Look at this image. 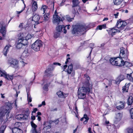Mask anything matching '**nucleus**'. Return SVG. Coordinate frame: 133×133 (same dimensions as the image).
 <instances>
[{"mask_svg": "<svg viewBox=\"0 0 133 133\" xmlns=\"http://www.w3.org/2000/svg\"><path fill=\"white\" fill-rule=\"evenodd\" d=\"M89 26L85 25H77L73 26L72 33L75 36L83 35L89 29Z\"/></svg>", "mask_w": 133, "mask_h": 133, "instance_id": "2", "label": "nucleus"}, {"mask_svg": "<svg viewBox=\"0 0 133 133\" xmlns=\"http://www.w3.org/2000/svg\"><path fill=\"white\" fill-rule=\"evenodd\" d=\"M130 116H133V108H131L130 110Z\"/></svg>", "mask_w": 133, "mask_h": 133, "instance_id": "51", "label": "nucleus"}, {"mask_svg": "<svg viewBox=\"0 0 133 133\" xmlns=\"http://www.w3.org/2000/svg\"><path fill=\"white\" fill-rule=\"evenodd\" d=\"M59 97L63 98H65L67 96L66 95L67 94H64L63 92H62L61 90H59L56 93Z\"/></svg>", "mask_w": 133, "mask_h": 133, "instance_id": "18", "label": "nucleus"}, {"mask_svg": "<svg viewBox=\"0 0 133 133\" xmlns=\"http://www.w3.org/2000/svg\"><path fill=\"white\" fill-rule=\"evenodd\" d=\"M121 117H116L114 120V124H116L119 122L121 119Z\"/></svg>", "mask_w": 133, "mask_h": 133, "instance_id": "37", "label": "nucleus"}, {"mask_svg": "<svg viewBox=\"0 0 133 133\" xmlns=\"http://www.w3.org/2000/svg\"><path fill=\"white\" fill-rule=\"evenodd\" d=\"M1 72L3 75V77L5 78L6 79H8V78L7 77L8 74H7L6 72H3L2 71H1Z\"/></svg>", "mask_w": 133, "mask_h": 133, "instance_id": "42", "label": "nucleus"}, {"mask_svg": "<svg viewBox=\"0 0 133 133\" xmlns=\"http://www.w3.org/2000/svg\"><path fill=\"white\" fill-rule=\"evenodd\" d=\"M33 3L32 5V10L33 12H35L38 9V6L37 2L33 1Z\"/></svg>", "mask_w": 133, "mask_h": 133, "instance_id": "16", "label": "nucleus"}, {"mask_svg": "<svg viewBox=\"0 0 133 133\" xmlns=\"http://www.w3.org/2000/svg\"><path fill=\"white\" fill-rule=\"evenodd\" d=\"M43 46L42 42L40 40H37L31 45V48L34 50L37 51L40 50V48Z\"/></svg>", "mask_w": 133, "mask_h": 133, "instance_id": "6", "label": "nucleus"}, {"mask_svg": "<svg viewBox=\"0 0 133 133\" xmlns=\"http://www.w3.org/2000/svg\"><path fill=\"white\" fill-rule=\"evenodd\" d=\"M57 108H56L55 109H52L51 111H57Z\"/></svg>", "mask_w": 133, "mask_h": 133, "instance_id": "64", "label": "nucleus"}, {"mask_svg": "<svg viewBox=\"0 0 133 133\" xmlns=\"http://www.w3.org/2000/svg\"><path fill=\"white\" fill-rule=\"evenodd\" d=\"M78 127V126H77L76 128L73 131V133H75L77 131V129Z\"/></svg>", "mask_w": 133, "mask_h": 133, "instance_id": "62", "label": "nucleus"}, {"mask_svg": "<svg viewBox=\"0 0 133 133\" xmlns=\"http://www.w3.org/2000/svg\"><path fill=\"white\" fill-rule=\"evenodd\" d=\"M56 33L55 34L54 36L55 38H57L58 37V36L57 35L58 34V33H56Z\"/></svg>", "mask_w": 133, "mask_h": 133, "instance_id": "59", "label": "nucleus"}, {"mask_svg": "<svg viewBox=\"0 0 133 133\" xmlns=\"http://www.w3.org/2000/svg\"><path fill=\"white\" fill-rule=\"evenodd\" d=\"M127 103L128 105H131L133 103V98L131 96H129L127 100Z\"/></svg>", "mask_w": 133, "mask_h": 133, "instance_id": "19", "label": "nucleus"}, {"mask_svg": "<svg viewBox=\"0 0 133 133\" xmlns=\"http://www.w3.org/2000/svg\"><path fill=\"white\" fill-rule=\"evenodd\" d=\"M119 103L121 104L116 106V108L118 110H122L124 108L125 103L121 101H120Z\"/></svg>", "mask_w": 133, "mask_h": 133, "instance_id": "20", "label": "nucleus"}, {"mask_svg": "<svg viewBox=\"0 0 133 133\" xmlns=\"http://www.w3.org/2000/svg\"><path fill=\"white\" fill-rule=\"evenodd\" d=\"M41 115V113L40 112H38L37 113V115L35 116H40Z\"/></svg>", "mask_w": 133, "mask_h": 133, "instance_id": "61", "label": "nucleus"}, {"mask_svg": "<svg viewBox=\"0 0 133 133\" xmlns=\"http://www.w3.org/2000/svg\"><path fill=\"white\" fill-rule=\"evenodd\" d=\"M44 14L43 15V20L44 21H48L49 19L50 13L49 12L44 13Z\"/></svg>", "mask_w": 133, "mask_h": 133, "instance_id": "23", "label": "nucleus"}, {"mask_svg": "<svg viewBox=\"0 0 133 133\" xmlns=\"http://www.w3.org/2000/svg\"><path fill=\"white\" fill-rule=\"evenodd\" d=\"M27 33L25 32H21L18 35V37H20L23 38H25Z\"/></svg>", "mask_w": 133, "mask_h": 133, "instance_id": "31", "label": "nucleus"}, {"mask_svg": "<svg viewBox=\"0 0 133 133\" xmlns=\"http://www.w3.org/2000/svg\"><path fill=\"white\" fill-rule=\"evenodd\" d=\"M32 36L30 34H26V36L25 38V41H26L25 43H27H27H28L27 40L31 39L32 38Z\"/></svg>", "mask_w": 133, "mask_h": 133, "instance_id": "35", "label": "nucleus"}, {"mask_svg": "<svg viewBox=\"0 0 133 133\" xmlns=\"http://www.w3.org/2000/svg\"><path fill=\"white\" fill-rule=\"evenodd\" d=\"M116 27H117L116 25L115 27L109 28L108 29L106 30L108 35L110 37H112L116 34L118 31V30L115 29L116 28Z\"/></svg>", "mask_w": 133, "mask_h": 133, "instance_id": "7", "label": "nucleus"}, {"mask_svg": "<svg viewBox=\"0 0 133 133\" xmlns=\"http://www.w3.org/2000/svg\"><path fill=\"white\" fill-rule=\"evenodd\" d=\"M27 45V43H17L16 47L17 48L20 49L22 48L23 46H25Z\"/></svg>", "mask_w": 133, "mask_h": 133, "instance_id": "27", "label": "nucleus"}, {"mask_svg": "<svg viewBox=\"0 0 133 133\" xmlns=\"http://www.w3.org/2000/svg\"><path fill=\"white\" fill-rule=\"evenodd\" d=\"M0 32L1 33L2 36L4 37H5L6 34L5 27L2 26L0 30Z\"/></svg>", "mask_w": 133, "mask_h": 133, "instance_id": "25", "label": "nucleus"}, {"mask_svg": "<svg viewBox=\"0 0 133 133\" xmlns=\"http://www.w3.org/2000/svg\"><path fill=\"white\" fill-rule=\"evenodd\" d=\"M96 30H102L101 27V25H99L97 26L96 28Z\"/></svg>", "mask_w": 133, "mask_h": 133, "instance_id": "52", "label": "nucleus"}, {"mask_svg": "<svg viewBox=\"0 0 133 133\" xmlns=\"http://www.w3.org/2000/svg\"><path fill=\"white\" fill-rule=\"evenodd\" d=\"M31 123L32 128L30 131V133H40V130H37L36 129L37 125L33 121H31Z\"/></svg>", "mask_w": 133, "mask_h": 133, "instance_id": "11", "label": "nucleus"}, {"mask_svg": "<svg viewBox=\"0 0 133 133\" xmlns=\"http://www.w3.org/2000/svg\"><path fill=\"white\" fill-rule=\"evenodd\" d=\"M48 8L47 6L46 5L44 4L43 5L41 8V11H43V14H44V13L45 12H47V11H46V9Z\"/></svg>", "mask_w": 133, "mask_h": 133, "instance_id": "29", "label": "nucleus"}, {"mask_svg": "<svg viewBox=\"0 0 133 133\" xmlns=\"http://www.w3.org/2000/svg\"><path fill=\"white\" fill-rule=\"evenodd\" d=\"M7 77L8 78V80H12L13 79L14 76L13 75H10L9 74H8Z\"/></svg>", "mask_w": 133, "mask_h": 133, "instance_id": "46", "label": "nucleus"}, {"mask_svg": "<svg viewBox=\"0 0 133 133\" xmlns=\"http://www.w3.org/2000/svg\"><path fill=\"white\" fill-rule=\"evenodd\" d=\"M37 110H38V109H37V108H35L33 110V111H32V116H35L33 115L32 114L33 113H35L36 112V111H37Z\"/></svg>", "mask_w": 133, "mask_h": 133, "instance_id": "48", "label": "nucleus"}, {"mask_svg": "<svg viewBox=\"0 0 133 133\" xmlns=\"http://www.w3.org/2000/svg\"><path fill=\"white\" fill-rule=\"evenodd\" d=\"M74 68L75 70L81 69L82 67L79 64H76L75 65Z\"/></svg>", "mask_w": 133, "mask_h": 133, "instance_id": "39", "label": "nucleus"}, {"mask_svg": "<svg viewBox=\"0 0 133 133\" xmlns=\"http://www.w3.org/2000/svg\"><path fill=\"white\" fill-rule=\"evenodd\" d=\"M127 133H133V130L131 128H128L127 129Z\"/></svg>", "mask_w": 133, "mask_h": 133, "instance_id": "45", "label": "nucleus"}, {"mask_svg": "<svg viewBox=\"0 0 133 133\" xmlns=\"http://www.w3.org/2000/svg\"><path fill=\"white\" fill-rule=\"evenodd\" d=\"M28 53V51H26L25 50H24V51L23 53V55H24V54H27Z\"/></svg>", "mask_w": 133, "mask_h": 133, "instance_id": "60", "label": "nucleus"}, {"mask_svg": "<svg viewBox=\"0 0 133 133\" xmlns=\"http://www.w3.org/2000/svg\"><path fill=\"white\" fill-rule=\"evenodd\" d=\"M43 125L44 126V128H47V129H50L51 127V124L47 122H44Z\"/></svg>", "mask_w": 133, "mask_h": 133, "instance_id": "30", "label": "nucleus"}, {"mask_svg": "<svg viewBox=\"0 0 133 133\" xmlns=\"http://www.w3.org/2000/svg\"><path fill=\"white\" fill-rule=\"evenodd\" d=\"M6 128V127L4 125L2 126L0 128V133H4V131Z\"/></svg>", "mask_w": 133, "mask_h": 133, "instance_id": "41", "label": "nucleus"}, {"mask_svg": "<svg viewBox=\"0 0 133 133\" xmlns=\"http://www.w3.org/2000/svg\"><path fill=\"white\" fill-rule=\"evenodd\" d=\"M20 62L22 63V66L23 67H24L25 64H26L27 63H25L23 61H20Z\"/></svg>", "mask_w": 133, "mask_h": 133, "instance_id": "55", "label": "nucleus"}, {"mask_svg": "<svg viewBox=\"0 0 133 133\" xmlns=\"http://www.w3.org/2000/svg\"><path fill=\"white\" fill-rule=\"evenodd\" d=\"M18 61L14 59H11L8 60V63L13 67H14L18 63Z\"/></svg>", "mask_w": 133, "mask_h": 133, "instance_id": "13", "label": "nucleus"}, {"mask_svg": "<svg viewBox=\"0 0 133 133\" xmlns=\"http://www.w3.org/2000/svg\"><path fill=\"white\" fill-rule=\"evenodd\" d=\"M67 65L66 64L64 65L63 66L64 70L65 71L66 70V68L67 67Z\"/></svg>", "mask_w": 133, "mask_h": 133, "instance_id": "58", "label": "nucleus"}, {"mask_svg": "<svg viewBox=\"0 0 133 133\" xmlns=\"http://www.w3.org/2000/svg\"><path fill=\"white\" fill-rule=\"evenodd\" d=\"M23 116H29L30 111L28 108L23 110Z\"/></svg>", "mask_w": 133, "mask_h": 133, "instance_id": "26", "label": "nucleus"}, {"mask_svg": "<svg viewBox=\"0 0 133 133\" xmlns=\"http://www.w3.org/2000/svg\"><path fill=\"white\" fill-rule=\"evenodd\" d=\"M84 77L85 79L84 85L85 86L82 87L78 89V97L79 99H83L86 97V95L88 92H89L90 91V89L91 88L92 85L89 83V80L90 78L87 74H84Z\"/></svg>", "mask_w": 133, "mask_h": 133, "instance_id": "1", "label": "nucleus"}, {"mask_svg": "<svg viewBox=\"0 0 133 133\" xmlns=\"http://www.w3.org/2000/svg\"><path fill=\"white\" fill-rule=\"evenodd\" d=\"M127 3L125 2H123L122 5H121V6L122 7H124L125 6L127 5Z\"/></svg>", "mask_w": 133, "mask_h": 133, "instance_id": "54", "label": "nucleus"}, {"mask_svg": "<svg viewBox=\"0 0 133 133\" xmlns=\"http://www.w3.org/2000/svg\"><path fill=\"white\" fill-rule=\"evenodd\" d=\"M122 76V75H120L118 77V78L119 79V80H117V81H116V84H119L120 83V82H121V81H122L123 79H121L120 78Z\"/></svg>", "mask_w": 133, "mask_h": 133, "instance_id": "43", "label": "nucleus"}, {"mask_svg": "<svg viewBox=\"0 0 133 133\" xmlns=\"http://www.w3.org/2000/svg\"><path fill=\"white\" fill-rule=\"evenodd\" d=\"M55 65L60 66L61 64L58 62H54L52 64H50L49 65L47 68L52 71H53L55 69Z\"/></svg>", "mask_w": 133, "mask_h": 133, "instance_id": "15", "label": "nucleus"}, {"mask_svg": "<svg viewBox=\"0 0 133 133\" xmlns=\"http://www.w3.org/2000/svg\"><path fill=\"white\" fill-rule=\"evenodd\" d=\"M102 30V29H105L107 28L106 25L105 24L101 25Z\"/></svg>", "mask_w": 133, "mask_h": 133, "instance_id": "49", "label": "nucleus"}, {"mask_svg": "<svg viewBox=\"0 0 133 133\" xmlns=\"http://www.w3.org/2000/svg\"><path fill=\"white\" fill-rule=\"evenodd\" d=\"M27 95V99L28 102H31L32 101V98L31 97V96L29 91H26Z\"/></svg>", "mask_w": 133, "mask_h": 133, "instance_id": "36", "label": "nucleus"}, {"mask_svg": "<svg viewBox=\"0 0 133 133\" xmlns=\"http://www.w3.org/2000/svg\"><path fill=\"white\" fill-rule=\"evenodd\" d=\"M66 19L69 22H71L72 21V19L73 18H71L69 15H67L66 16Z\"/></svg>", "mask_w": 133, "mask_h": 133, "instance_id": "44", "label": "nucleus"}, {"mask_svg": "<svg viewBox=\"0 0 133 133\" xmlns=\"http://www.w3.org/2000/svg\"><path fill=\"white\" fill-rule=\"evenodd\" d=\"M120 57H121L123 58H128V52L127 49L122 47L120 48Z\"/></svg>", "mask_w": 133, "mask_h": 133, "instance_id": "8", "label": "nucleus"}, {"mask_svg": "<svg viewBox=\"0 0 133 133\" xmlns=\"http://www.w3.org/2000/svg\"><path fill=\"white\" fill-rule=\"evenodd\" d=\"M6 108H0V116H9V113L12 109V105L10 103H8L6 105Z\"/></svg>", "mask_w": 133, "mask_h": 133, "instance_id": "5", "label": "nucleus"}, {"mask_svg": "<svg viewBox=\"0 0 133 133\" xmlns=\"http://www.w3.org/2000/svg\"><path fill=\"white\" fill-rule=\"evenodd\" d=\"M132 73L127 74V77L130 81L133 82V78L132 76Z\"/></svg>", "mask_w": 133, "mask_h": 133, "instance_id": "34", "label": "nucleus"}, {"mask_svg": "<svg viewBox=\"0 0 133 133\" xmlns=\"http://www.w3.org/2000/svg\"><path fill=\"white\" fill-rule=\"evenodd\" d=\"M18 37V41L17 42H18V43H24V41L25 40V39L22 38H21L20 37Z\"/></svg>", "mask_w": 133, "mask_h": 133, "instance_id": "38", "label": "nucleus"}, {"mask_svg": "<svg viewBox=\"0 0 133 133\" xmlns=\"http://www.w3.org/2000/svg\"><path fill=\"white\" fill-rule=\"evenodd\" d=\"M84 119H85V121L84 122V124H86L89 119V118L88 117H83L80 120L81 121H82Z\"/></svg>", "mask_w": 133, "mask_h": 133, "instance_id": "40", "label": "nucleus"}, {"mask_svg": "<svg viewBox=\"0 0 133 133\" xmlns=\"http://www.w3.org/2000/svg\"><path fill=\"white\" fill-rule=\"evenodd\" d=\"M72 12L75 17L76 14L77 15H79V12H81V7L79 5V2L78 0H72Z\"/></svg>", "mask_w": 133, "mask_h": 133, "instance_id": "3", "label": "nucleus"}, {"mask_svg": "<svg viewBox=\"0 0 133 133\" xmlns=\"http://www.w3.org/2000/svg\"><path fill=\"white\" fill-rule=\"evenodd\" d=\"M75 110L76 111V112L77 113H78V110L76 103H75Z\"/></svg>", "mask_w": 133, "mask_h": 133, "instance_id": "56", "label": "nucleus"}, {"mask_svg": "<svg viewBox=\"0 0 133 133\" xmlns=\"http://www.w3.org/2000/svg\"><path fill=\"white\" fill-rule=\"evenodd\" d=\"M73 66L72 64L71 63L69 65L67 69H66L65 71H66L67 73L69 74H71L73 70Z\"/></svg>", "mask_w": 133, "mask_h": 133, "instance_id": "21", "label": "nucleus"}, {"mask_svg": "<svg viewBox=\"0 0 133 133\" xmlns=\"http://www.w3.org/2000/svg\"><path fill=\"white\" fill-rule=\"evenodd\" d=\"M123 61L121 57L111 58L109 59L110 63L112 65L119 67L123 66Z\"/></svg>", "mask_w": 133, "mask_h": 133, "instance_id": "4", "label": "nucleus"}, {"mask_svg": "<svg viewBox=\"0 0 133 133\" xmlns=\"http://www.w3.org/2000/svg\"><path fill=\"white\" fill-rule=\"evenodd\" d=\"M56 31L58 32H63L64 34H66L67 32L66 29V26H65L64 25H58L56 27Z\"/></svg>", "mask_w": 133, "mask_h": 133, "instance_id": "12", "label": "nucleus"}, {"mask_svg": "<svg viewBox=\"0 0 133 133\" xmlns=\"http://www.w3.org/2000/svg\"><path fill=\"white\" fill-rule=\"evenodd\" d=\"M130 84H131L130 83L128 84L126 83L125 85L122 87V90L123 93L128 92L129 87Z\"/></svg>", "mask_w": 133, "mask_h": 133, "instance_id": "17", "label": "nucleus"}, {"mask_svg": "<svg viewBox=\"0 0 133 133\" xmlns=\"http://www.w3.org/2000/svg\"><path fill=\"white\" fill-rule=\"evenodd\" d=\"M23 23H21L19 25V28H22L23 27Z\"/></svg>", "mask_w": 133, "mask_h": 133, "instance_id": "63", "label": "nucleus"}, {"mask_svg": "<svg viewBox=\"0 0 133 133\" xmlns=\"http://www.w3.org/2000/svg\"><path fill=\"white\" fill-rule=\"evenodd\" d=\"M32 21H34L36 24H38L43 22L40 17L37 14H35L32 17Z\"/></svg>", "mask_w": 133, "mask_h": 133, "instance_id": "10", "label": "nucleus"}, {"mask_svg": "<svg viewBox=\"0 0 133 133\" xmlns=\"http://www.w3.org/2000/svg\"><path fill=\"white\" fill-rule=\"evenodd\" d=\"M10 46V45H7L4 49L3 51V53L4 56H6L7 53L9 51V48Z\"/></svg>", "mask_w": 133, "mask_h": 133, "instance_id": "24", "label": "nucleus"}, {"mask_svg": "<svg viewBox=\"0 0 133 133\" xmlns=\"http://www.w3.org/2000/svg\"><path fill=\"white\" fill-rule=\"evenodd\" d=\"M21 125V123L18 122H16L14 124L15 127H16L18 128L19 127L20 125Z\"/></svg>", "mask_w": 133, "mask_h": 133, "instance_id": "47", "label": "nucleus"}, {"mask_svg": "<svg viewBox=\"0 0 133 133\" xmlns=\"http://www.w3.org/2000/svg\"><path fill=\"white\" fill-rule=\"evenodd\" d=\"M12 131L13 133H23L22 130L16 127H14L12 128Z\"/></svg>", "mask_w": 133, "mask_h": 133, "instance_id": "22", "label": "nucleus"}, {"mask_svg": "<svg viewBox=\"0 0 133 133\" xmlns=\"http://www.w3.org/2000/svg\"><path fill=\"white\" fill-rule=\"evenodd\" d=\"M58 13L57 10H56L53 16V22L54 23H56L58 24L61 21H62V20L61 19V18L58 16Z\"/></svg>", "mask_w": 133, "mask_h": 133, "instance_id": "9", "label": "nucleus"}, {"mask_svg": "<svg viewBox=\"0 0 133 133\" xmlns=\"http://www.w3.org/2000/svg\"><path fill=\"white\" fill-rule=\"evenodd\" d=\"M119 14V12H117L116 14H114V15L115 16V18H117L118 15Z\"/></svg>", "mask_w": 133, "mask_h": 133, "instance_id": "57", "label": "nucleus"}, {"mask_svg": "<svg viewBox=\"0 0 133 133\" xmlns=\"http://www.w3.org/2000/svg\"><path fill=\"white\" fill-rule=\"evenodd\" d=\"M53 71L46 68L44 72V73L45 74V75L47 77H50L54 76V75L53 74Z\"/></svg>", "mask_w": 133, "mask_h": 133, "instance_id": "14", "label": "nucleus"}, {"mask_svg": "<svg viewBox=\"0 0 133 133\" xmlns=\"http://www.w3.org/2000/svg\"><path fill=\"white\" fill-rule=\"evenodd\" d=\"M50 84V83H47L45 84L43 87V89L44 91H48V87Z\"/></svg>", "mask_w": 133, "mask_h": 133, "instance_id": "33", "label": "nucleus"}, {"mask_svg": "<svg viewBox=\"0 0 133 133\" xmlns=\"http://www.w3.org/2000/svg\"><path fill=\"white\" fill-rule=\"evenodd\" d=\"M25 7H24L20 11H17V14L18 15L22 12L25 9Z\"/></svg>", "mask_w": 133, "mask_h": 133, "instance_id": "50", "label": "nucleus"}, {"mask_svg": "<svg viewBox=\"0 0 133 133\" xmlns=\"http://www.w3.org/2000/svg\"><path fill=\"white\" fill-rule=\"evenodd\" d=\"M123 0H113V2L115 5H118L120 4Z\"/></svg>", "mask_w": 133, "mask_h": 133, "instance_id": "32", "label": "nucleus"}, {"mask_svg": "<svg viewBox=\"0 0 133 133\" xmlns=\"http://www.w3.org/2000/svg\"><path fill=\"white\" fill-rule=\"evenodd\" d=\"M24 117H17L16 118V119L19 120H23L24 118Z\"/></svg>", "mask_w": 133, "mask_h": 133, "instance_id": "53", "label": "nucleus"}, {"mask_svg": "<svg viewBox=\"0 0 133 133\" xmlns=\"http://www.w3.org/2000/svg\"><path fill=\"white\" fill-rule=\"evenodd\" d=\"M132 65L131 63L128 61H123V66H125L127 67H130Z\"/></svg>", "mask_w": 133, "mask_h": 133, "instance_id": "28", "label": "nucleus"}]
</instances>
